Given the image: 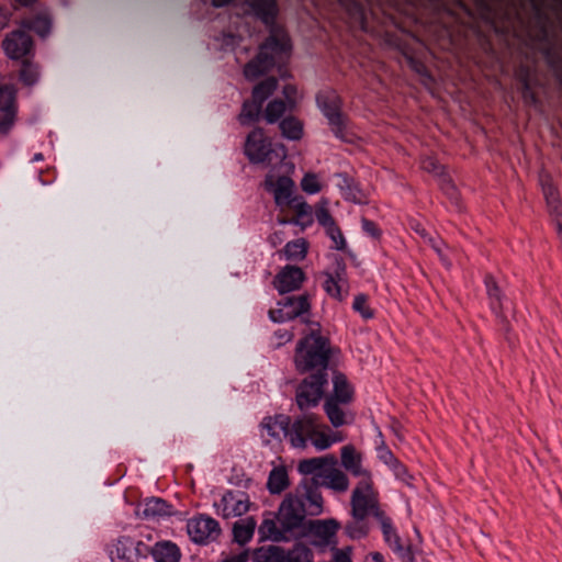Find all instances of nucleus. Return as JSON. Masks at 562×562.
Instances as JSON below:
<instances>
[{
  "instance_id": "obj_1",
  "label": "nucleus",
  "mask_w": 562,
  "mask_h": 562,
  "mask_svg": "<svg viewBox=\"0 0 562 562\" xmlns=\"http://www.w3.org/2000/svg\"><path fill=\"white\" fill-rule=\"evenodd\" d=\"M246 15L260 21L268 30L267 38L260 44L258 54L244 67V75L255 80L291 55L292 43L285 29L277 22L279 5L277 0H245Z\"/></svg>"
},
{
  "instance_id": "obj_2",
  "label": "nucleus",
  "mask_w": 562,
  "mask_h": 562,
  "mask_svg": "<svg viewBox=\"0 0 562 562\" xmlns=\"http://www.w3.org/2000/svg\"><path fill=\"white\" fill-rule=\"evenodd\" d=\"M304 280V273L301 268L295 266H285L274 278V286L283 296L279 300L278 308L269 311V317L274 323H284L295 317L302 316L310 311L307 294L288 295L300 288Z\"/></svg>"
},
{
  "instance_id": "obj_3",
  "label": "nucleus",
  "mask_w": 562,
  "mask_h": 562,
  "mask_svg": "<svg viewBox=\"0 0 562 562\" xmlns=\"http://www.w3.org/2000/svg\"><path fill=\"white\" fill-rule=\"evenodd\" d=\"M288 431V441L296 449L312 445L317 451H324L335 442L342 441V437L331 432L319 415L307 411L290 416Z\"/></svg>"
},
{
  "instance_id": "obj_4",
  "label": "nucleus",
  "mask_w": 562,
  "mask_h": 562,
  "mask_svg": "<svg viewBox=\"0 0 562 562\" xmlns=\"http://www.w3.org/2000/svg\"><path fill=\"white\" fill-rule=\"evenodd\" d=\"M335 349L329 339L316 329L305 335L296 345L294 362L300 373L319 372L328 374L330 358Z\"/></svg>"
},
{
  "instance_id": "obj_5",
  "label": "nucleus",
  "mask_w": 562,
  "mask_h": 562,
  "mask_svg": "<svg viewBox=\"0 0 562 562\" xmlns=\"http://www.w3.org/2000/svg\"><path fill=\"white\" fill-rule=\"evenodd\" d=\"M302 505L293 501H283L276 518H266L259 527L261 539L286 541L292 532L302 526Z\"/></svg>"
},
{
  "instance_id": "obj_6",
  "label": "nucleus",
  "mask_w": 562,
  "mask_h": 562,
  "mask_svg": "<svg viewBox=\"0 0 562 562\" xmlns=\"http://www.w3.org/2000/svg\"><path fill=\"white\" fill-rule=\"evenodd\" d=\"M316 104L326 117L334 136L342 142H350L352 137L351 121L342 111V99L333 89H324L316 94Z\"/></svg>"
},
{
  "instance_id": "obj_7",
  "label": "nucleus",
  "mask_w": 562,
  "mask_h": 562,
  "mask_svg": "<svg viewBox=\"0 0 562 562\" xmlns=\"http://www.w3.org/2000/svg\"><path fill=\"white\" fill-rule=\"evenodd\" d=\"M245 155L251 164H262L270 166L281 161L285 157L283 145L273 144L267 137L262 128L251 131L245 143Z\"/></svg>"
},
{
  "instance_id": "obj_8",
  "label": "nucleus",
  "mask_w": 562,
  "mask_h": 562,
  "mask_svg": "<svg viewBox=\"0 0 562 562\" xmlns=\"http://www.w3.org/2000/svg\"><path fill=\"white\" fill-rule=\"evenodd\" d=\"M295 387V403L301 412L318 406L325 400L329 374L307 372Z\"/></svg>"
},
{
  "instance_id": "obj_9",
  "label": "nucleus",
  "mask_w": 562,
  "mask_h": 562,
  "mask_svg": "<svg viewBox=\"0 0 562 562\" xmlns=\"http://www.w3.org/2000/svg\"><path fill=\"white\" fill-rule=\"evenodd\" d=\"M254 562H314L313 551L304 543L296 542L291 548L262 546L254 551Z\"/></svg>"
},
{
  "instance_id": "obj_10",
  "label": "nucleus",
  "mask_w": 562,
  "mask_h": 562,
  "mask_svg": "<svg viewBox=\"0 0 562 562\" xmlns=\"http://www.w3.org/2000/svg\"><path fill=\"white\" fill-rule=\"evenodd\" d=\"M278 87L276 78H267L252 89L251 99L245 100L238 120L241 125H251L258 122L262 115L265 101Z\"/></svg>"
},
{
  "instance_id": "obj_11",
  "label": "nucleus",
  "mask_w": 562,
  "mask_h": 562,
  "mask_svg": "<svg viewBox=\"0 0 562 562\" xmlns=\"http://www.w3.org/2000/svg\"><path fill=\"white\" fill-rule=\"evenodd\" d=\"M340 462L347 472L359 479L352 492H370L372 483L370 473L362 467L361 456L353 446L347 445L341 448Z\"/></svg>"
},
{
  "instance_id": "obj_12",
  "label": "nucleus",
  "mask_w": 562,
  "mask_h": 562,
  "mask_svg": "<svg viewBox=\"0 0 562 562\" xmlns=\"http://www.w3.org/2000/svg\"><path fill=\"white\" fill-rule=\"evenodd\" d=\"M187 531L193 542L207 544L217 540L221 535V527L214 518L199 515L188 520Z\"/></svg>"
},
{
  "instance_id": "obj_13",
  "label": "nucleus",
  "mask_w": 562,
  "mask_h": 562,
  "mask_svg": "<svg viewBox=\"0 0 562 562\" xmlns=\"http://www.w3.org/2000/svg\"><path fill=\"white\" fill-rule=\"evenodd\" d=\"M325 465L312 487L306 488L305 492H315L314 490L318 487L330 488L335 492H345L348 488V477L337 468V459L334 456H329Z\"/></svg>"
},
{
  "instance_id": "obj_14",
  "label": "nucleus",
  "mask_w": 562,
  "mask_h": 562,
  "mask_svg": "<svg viewBox=\"0 0 562 562\" xmlns=\"http://www.w3.org/2000/svg\"><path fill=\"white\" fill-rule=\"evenodd\" d=\"M266 191L273 193L276 204L281 209L290 207L299 196H293L294 182L288 176L276 177L269 172L263 181Z\"/></svg>"
},
{
  "instance_id": "obj_15",
  "label": "nucleus",
  "mask_w": 562,
  "mask_h": 562,
  "mask_svg": "<svg viewBox=\"0 0 562 562\" xmlns=\"http://www.w3.org/2000/svg\"><path fill=\"white\" fill-rule=\"evenodd\" d=\"M5 54L11 59L27 58L33 53V40L25 30H15L2 43Z\"/></svg>"
},
{
  "instance_id": "obj_16",
  "label": "nucleus",
  "mask_w": 562,
  "mask_h": 562,
  "mask_svg": "<svg viewBox=\"0 0 562 562\" xmlns=\"http://www.w3.org/2000/svg\"><path fill=\"white\" fill-rule=\"evenodd\" d=\"M340 525L336 519L316 520L311 524L312 544L321 549L337 547L336 533Z\"/></svg>"
},
{
  "instance_id": "obj_17",
  "label": "nucleus",
  "mask_w": 562,
  "mask_h": 562,
  "mask_svg": "<svg viewBox=\"0 0 562 562\" xmlns=\"http://www.w3.org/2000/svg\"><path fill=\"white\" fill-rule=\"evenodd\" d=\"M375 518L381 525L383 539L386 544L401 558L412 561L414 558L412 546L404 547L402 544L401 538L393 526L392 519L384 513H375Z\"/></svg>"
},
{
  "instance_id": "obj_18",
  "label": "nucleus",
  "mask_w": 562,
  "mask_h": 562,
  "mask_svg": "<svg viewBox=\"0 0 562 562\" xmlns=\"http://www.w3.org/2000/svg\"><path fill=\"white\" fill-rule=\"evenodd\" d=\"M140 541L131 537H121L110 549V558L113 562H135L142 555Z\"/></svg>"
},
{
  "instance_id": "obj_19",
  "label": "nucleus",
  "mask_w": 562,
  "mask_h": 562,
  "mask_svg": "<svg viewBox=\"0 0 562 562\" xmlns=\"http://www.w3.org/2000/svg\"><path fill=\"white\" fill-rule=\"evenodd\" d=\"M484 284L486 289V294L490 300L491 310L495 314V316L501 321L502 328L504 330H507L508 322L504 315L505 296L503 295V292L493 276L486 274L484 278Z\"/></svg>"
},
{
  "instance_id": "obj_20",
  "label": "nucleus",
  "mask_w": 562,
  "mask_h": 562,
  "mask_svg": "<svg viewBox=\"0 0 562 562\" xmlns=\"http://www.w3.org/2000/svg\"><path fill=\"white\" fill-rule=\"evenodd\" d=\"M376 494H351V516L363 519L369 515L375 518V513H384L378 504Z\"/></svg>"
},
{
  "instance_id": "obj_21",
  "label": "nucleus",
  "mask_w": 562,
  "mask_h": 562,
  "mask_svg": "<svg viewBox=\"0 0 562 562\" xmlns=\"http://www.w3.org/2000/svg\"><path fill=\"white\" fill-rule=\"evenodd\" d=\"M349 406V404L338 403V401L325 397L323 408L334 428H340L352 423L353 415Z\"/></svg>"
},
{
  "instance_id": "obj_22",
  "label": "nucleus",
  "mask_w": 562,
  "mask_h": 562,
  "mask_svg": "<svg viewBox=\"0 0 562 562\" xmlns=\"http://www.w3.org/2000/svg\"><path fill=\"white\" fill-rule=\"evenodd\" d=\"M18 114L16 91L12 86H0V122L9 120L13 128Z\"/></svg>"
},
{
  "instance_id": "obj_23",
  "label": "nucleus",
  "mask_w": 562,
  "mask_h": 562,
  "mask_svg": "<svg viewBox=\"0 0 562 562\" xmlns=\"http://www.w3.org/2000/svg\"><path fill=\"white\" fill-rule=\"evenodd\" d=\"M346 269L345 260L341 257H335L333 270L326 273V280L323 284L329 296L337 300L342 299L340 282L345 279Z\"/></svg>"
},
{
  "instance_id": "obj_24",
  "label": "nucleus",
  "mask_w": 562,
  "mask_h": 562,
  "mask_svg": "<svg viewBox=\"0 0 562 562\" xmlns=\"http://www.w3.org/2000/svg\"><path fill=\"white\" fill-rule=\"evenodd\" d=\"M333 391L325 397L333 398L342 404H351L355 400V390L347 376L338 371H333Z\"/></svg>"
},
{
  "instance_id": "obj_25",
  "label": "nucleus",
  "mask_w": 562,
  "mask_h": 562,
  "mask_svg": "<svg viewBox=\"0 0 562 562\" xmlns=\"http://www.w3.org/2000/svg\"><path fill=\"white\" fill-rule=\"evenodd\" d=\"M289 423V415L277 414L274 416L265 417L261 422V428L270 438L281 442L282 439L288 440Z\"/></svg>"
},
{
  "instance_id": "obj_26",
  "label": "nucleus",
  "mask_w": 562,
  "mask_h": 562,
  "mask_svg": "<svg viewBox=\"0 0 562 562\" xmlns=\"http://www.w3.org/2000/svg\"><path fill=\"white\" fill-rule=\"evenodd\" d=\"M542 192L551 216L555 221L558 233H562V211L558 189L550 182H542Z\"/></svg>"
},
{
  "instance_id": "obj_27",
  "label": "nucleus",
  "mask_w": 562,
  "mask_h": 562,
  "mask_svg": "<svg viewBox=\"0 0 562 562\" xmlns=\"http://www.w3.org/2000/svg\"><path fill=\"white\" fill-rule=\"evenodd\" d=\"M339 5L346 10L350 19L360 25L362 30L368 27V0H337Z\"/></svg>"
},
{
  "instance_id": "obj_28",
  "label": "nucleus",
  "mask_w": 562,
  "mask_h": 562,
  "mask_svg": "<svg viewBox=\"0 0 562 562\" xmlns=\"http://www.w3.org/2000/svg\"><path fill=\"white\" fill-rule=\"evenodd\" d=\"M284 501H293L302 506V524L306 515H318L322 512V494H286Z\"/></svg>"
},
{
  "instance_id": "obj_29",
  "label": "nucleus",
  "mask_w": 562,
  "mask_h": 562,
  "mask_svg": "<svg viewBox=\"0 0 562 562\" xmlns=\"http://www.w3.org/2000/svg\"><path fill=\"white\" fill-rule=\"evenodd\" d=\"M403 57L407 64V66L419 76L420 83L425 87H430L435 85L436 80L428 67L419 58L414 56L411 52L404 49Z\"/></svg>"
},
{
  "instance_id": "obj_30",
  "label": "nucleus",
  "mask_w": 562,
  "mask_h": 562,
  "mask_svg": "<svg viewBox=\"0 0 562 562\" xmlns=\"http://www.w3.org/2000/svg\"><path fill=\"white\" fill-rule=\"evenodd\" d=\"M293 215L292 222L294 225L301 226L302 229L313 224V211L312 207L300 198L290 207H288Z\"/></svg>"
},
{
  "instance_id": "obj_31",
  "label": "nucleus",
  "mask_w": 562,
  "mask_h": 562,
  "mask_svg": "<svg viewBox=\"0 0 562 562\" xmlns=\"http://www.w3.org/2000/svg\"><path fill=\"white\" fill-rule=\"evenodd\" d=\"M24 29L33 31L44 37L50 32L52 21L47 11H41L22 22Z\"/></svg>"
},
{
  "instance_id": "obj_32",
  "label": "nucleus",
  "mask_w": 562,
  "mask_h": 562,
  "mask_svg": "<svg viewBox=\"0 0 562 562\" xmlns=\"http://www.w3.org/2000/svg\"><path fill=\"white\" fill-rule=\"evenodd\" d=\"M151 554L156 562H178L180 559L179 548L170 541L156 543Z\"/></svg>"
},
{
  "instance_id": "obj_33",
  "label": "nucleus",
  "mask_w": 562,
  "mask_h": 562,
  "mask_svg": "<svg viewBox=\"0 0 562 562\" xmlns=\"http://www.w3.org/2000/svg\"><path fill=\"white\" fill-rule=\"evenodd\" d=\"M328 459L329 456L304 459L300 461L297 471L304 476H310L313 485Z\"/></svg>"
},
{
  "instance_id": "obj_34",
  "label": "nucleus",
  "mask_w": 562,
  "mask_h": 562,
  "mask_svg": "<svg viewBox=\"0 0 562 562\" xmlns=\"http://www.w3.org/2000/svg\"><path fill=\"white\" fill-rule=\"evenodd\" d=\"M339 188L341 189L345 199L353 203H362L366 196L359 188V184L347 173L339 175Z\"/></svg>"
},
{
  "instance_id": "obj_35",
  "label": "nucleus",
  "mask_w": 562,
  "mask_h": 562,
  "mask_svg": "<svg viewBox=\"0 0 562 562\" xmlns=\"http://www.w3.org/2000/svg\"><path fill=\"white\" fill-rule=\"evenodd\" d=\"M256 529V521L252 518L240 519L234 524L233 537L234 541L244 546L251 540Z\"/></svg>"
},
{
  "instance_id": "obj_36",
  "label": "nucleus",
  "mask_w": 562,
  "mask_h": 562,
  "mask_svg": "<svg viewBox=\"0 0 562 562\" xmlns=\"http://www.w3.org/2000/svg\"><path fill=\"white\" fill-rule=\"evenodd\" d=\"M279 127L282 136L290 140H299L303 136V123L293 115L285 116Z\"/></svg>"
},
{
  "instance_id": "obj_37",
  "label": "nucleus",
  "mask_w": 562,
  "mask_h": 562,
  "mask_svg": "<svg viewBox=\"0 0 562 562\" xmlns=\"http://www.w3.org/2000/svg\"><path fill=\"white\" fill-rule=\"evenodd\" d=\"M289 484L290 482L286 469L284 467H274L268 476V491L283 492L285 488H288Z\"/></svg>"
},
{
  "instance_id": "obj_38",
  "label": "nucleus",
  "mask_w": 562,
  "mask_h": 562,
  "mask_svg": "<svg viewBox=\"0 0 562 562\" xmlns=\"http://www.w3.org/2000/svg\"><path fill=\"white\" fill-rule=\"evenodd\" d=\"M289 110V105L282 99H273L270 101L265 110V120L272 124L279 121V119Z\"/></svg>"
},
{
  "instance_id": "obj_39",
  "label": "nucleus",
  "mask_w": 562,
  "mask_h": 562,
  "mask_svg": "<svg viewBox=\"0 0 562 562\" xmlns=\"http://www.w3.org/2000/svg\"><path fill=\"white\" fill-rule=\"evenodd\" d=\"M315 217L318 224L325 228L327 236H331L334 233L339 236L338 226L334 217L325 206H318L315 210Z\"/></svg>"
},
{
  "instance_id": "obj_40",
  "label": "nucleus",
  "mask_w": 562,
  "mask_h": 562,
  "mask_svg": "<svg viewBox=\"0 0 562 562\" xmlns=\"http://www.w3.org/2000/svg\"><path fill=\"white\" fill-rule=\"evenodd\" d=\"M345 532L353 540L361 539L369 533V525L363 519L352 518L346 524Z\"/></svg>"
},
{
  "instance_id": "obj_41",
  "label": "nucleus",
  "mask_w": 562,
  "mask_h": 562,
  "mask_svg": "<svg viewBox=\"0 0 562 562\" xmlns=\"http://www.w3.org/2000/svg\"><path fill=\"white\" fill-rule=\"evenodd\" d=\"M38 67L37 65H35L33 61H31L27 58H24L22 60V65H21V69H20V80L25 85V86H32L34 83H36L37 79H38Z\"/></svg>"
},
{
  "instance_id": "obj_42",
  "label": "nucleus",
  "mask_w": 562,
  "mask_h": 562,
  "mask_svg": "<svg viewBox=\"0 0 562 562\" xmlns=\"http://www.w3.org/2000/svg\"><path fill=\"white\" fill-rule=\"evenodd\" d=\"M306 251L307 246L304 239L289 241L283 249V254L288 260H301L305 257Z\"/></svg>"
},
{
  "instance_id": "obj_43",
  "label": "nucleus",
  "mask_w": 562,
  "mask_h": 562,
  "mask_svg": "<svg viewBox=\"0 0 562 562\" xmlns=\"http://www.w3.org/2000/svg\"><path fill=\"white\" fill-rule=\"evenodd\" d=\"M542 54L548 67L554 72L557 79L562 83V56L552 47H546Z\"/></svg>"
},
{
  "instance_id": "obj_44",
  "label": "nucleus",
  "mask_w": 562,
  "mask_h": 562,
  "mask_svg": "<svg viewBox=\"0 0 562 562\" xmlns=\"http://www.w3.org/2000/svg\"><path fill=\"white\" fill-rule=\"evenodd\" d=\"M352 308L366 321L374 316L372 308L368 304V295L366 294L360 293L355 296Z\"/></svg>"
},
{
  "instance_id": "obj_45",
  "label": "nucleus",
  "mask_w": 562,
  "mask_h": 562,
  "mask_svg": "<svg viewBox=\"0 0 562 562\" xmlns=\"http://www.w3.org/2000/svg\"><path fill=\"white\" fill-rule=\"evenodd\" d=\"M216 40L220 42V46L223 50H233L239 45L241 36L232 32H223Z\"/></svg>"
},
{
  "instance_id": "obj_46",
  "label": "nucleus",
  "mask_w": 562,
  "mask_h": 562,
  "mask_svg": "<svg viewBox=\"0 0 562 562\" xmlns=\"http://www.w3.org/2000/svg\"><path fill=\"white\" fill-rule=\"evenodd\" d=\"M376 458L387 468L394 465V462L397 460L394 453L385 446L384 441L376 447Z\"/></svg>"
},
{
  "instance_id": "obj_47",
  "label": "nucleus",
  "mask_w": 562,
  "mask_h": 562,
  "mask_svg": "<svg viewBox=\"0 0 562 562\" xmlns=\"http://www.w3.org/2000/svg\"><path fill=\"white\" fill-rule=\"evenodd\" d=\"M225 496H229V502L234 505V509L231 512L233 513V517L241 516L248 510V499L238 498L236 494H225Z\"/></svg>"
},
{
  "instance_id": "obj_48",
  "label": "nucleus",
  "mask_w": 562,
  "mask_h": 562,
  "mask_svg": "<svg viewBox=\"0 0 562 562\" xmlns=\"http://www.w3.org/2000/svg\"><path fill=\"white\" fill-rule=\"evenodd\" d=\"M389 469L398 481L405 482L407 486L413 487L408 482V479H412V476L407 473L405 465L398 459L394 462V465H391Z\"/></svg>"
},
{
  "instance_id": "obj_49",
  "label": "nucleus",
  "mask_w": 562,
  "mask_h": 562,
  "mask_svg": "<svg viewBox=\"0 0 562 562\" xmlns=\"http://www.w3.org/2000/svg\"><path fill=\"white\" fill-rule=\"evenodd\" d=\"M301 187L303 191L314 194L317 193L321 190V186L317 181V178L315 175H305L302 179Z\"/></svg>"
},
{
  "instance_id": "obj_50",
  "label": "nucleus",
  "mask_w": 562,
  "mask_h": 562,
  "mask_svg": "<svg viewBox=\"0 0 562 562\" xmlns=\"http://www.w3.org/2000/svg\"><path fill=\"white\" fill-rule=\"evenodd\" d=\"M284 102L289 105V111H293L296 106L297 90L293 85H285L283 87Z\"/></svg>"
},
{
  "instance_id": "obj_51",
  "label": "nucleus",
  "mask_w": 562,
  "mask_h": 562,
  "mask_svg": "<svg viewBox=\"0 0 562 562\" xmlns=\"http://www.w3.org/2000/svg\"><path fill=\"white\" fill-rule=\"evenodd\" d=\"M362 231L373 239H379L381 236V229L379 226L371 220L362 218L361 221Z\"/></svg>"
},
{
  "instance_id": "obj_52",
  "label": "nucleus",
  "mask_w": 562,
  "mask_h": 562,
  "mask_svg": "<svg viewBox=\"0 0 562 562\" xmlns=\"http://www.w3.org/2000/svg\"><path fill=\"white\" fill-rule=\"evenodd\" d=\"M217 510L222 513L223 517L229 518L233 517L232 509H234V505L229 502V496L222 495L220 504H216Z\"/></svg>"
},
{
  "instance_id": "obj_53",
  "label": "nucleus",
  "mask_w": 562,
  "mask_h": 562,
  "mask_svg": "<svg viewBox=\"0 0 562 562\" xmlns=\"http://www.w3.org/2000/svg\"><path fill=\"white\" fill-rule=\"evenodd\" d=\"M516 78L518 81L535 79L532 68L528 65L520 64L516 69Z\"/></svg>"
},
{
  "instance_id": "obj_54",
  "label": "nucleus",
  "mask_w": 562,
  "mask_h": 562,
  "mask_svg": "<svg viewBox=\"0 0 562 562\" xmlns=\"http://www.w3.org/2000/svg\"><path fill=\"white\" fill-rule=\"evenodd\" d=\"M522 99L527 105L533 106L536 109L542 105L541 100L535 90L522 94Z\"/></svg>"
},
{
  "instance_id": "obj_55",
  "label": "nucleus",
  "mask_w": 562,
  "mask_h": 562,
  "mask_svg": "<svg viewBox=\"0 0 562 562\" xmlns=\"http://www.w3.org/2000/svg\"><path fill=\"white\" fill-rule=\"evenodd\" d=\"M333 550V559L330 562H352L349 550H340L337 547Z\"/></svg>"
},
{
  "instance_id": "obj_56",
  "label": "nucleus",
  "mask_w": 562,
  "mask_h": 562,
  "mask_svg": "<svg viewBox=\"0 0 562 562\" xmlns=\"http://www.w3.org/2000/svg\"><path fill=\"white\" fill-rule=\"evenodd\" d=\"M338 234H339V236L334 233L331 236H328V237L334 241L335 248L337 250L346 251V249H347V241H346V239H345V237H344V235H342V233H341L339 227H338Z\"/></svg>"
},
{
  "instance_id": "obj_57",
  "label": "nucleus",
  "mask_w": 562,
  "mask_h": 562,
  "mask_svg": "<svg viewBox=\"0 0 562 562\" xmlns=\"http://www.w3.org/2000/svg\"><path fill=\"white\" fill-rule=\"evenodd\" d=\"M249 559V554L247 550H244L237 554H232L223 559L222 562H247Z\"/></svg>"
},
{
  "instance_id": "obj_58",
  "label": "nucleus",
  "mask_w": 562,
  "mask_h": 562,
  "mask_svg": "<svg viewBox=\"0 0 562 562\" xmlns=\"http://www.w3.org/2000/svg\"><path fill=\"white\" fill-rule=\"evenodd\" d=\"M11 18V12L8 8L0 7V31L3 30Z\"/></svg>"
},
{
  "instance_id": "obj_59",
  "label": "nucleus",
  "mask_w": 562,
  "mask_h": 562,
  "mask_svg": "<svg viewBox=\"0 0 562 562\" xmlns=\"http://www.w3.org/2000/svg\"><path fill=\"white\" fill-rule=\"evenodd\" d=\"M537 80L536 79H532V80H525V81H518L519 85H520V92H521V95L527 93V92H530L533 90V85Z\"/></svg>"
},
{
  "instance_id": "obj_60",
  "label": "nucleus",
  "mask_w": 562,
  "mask_h": 562,
  "mask_svg": "<svg viewBox=\"0 0 562 562\" xmlns=\"http://www.w3.org/2000/svg\"><path fill=\"white\" fill-rule=\"evenodd\" d=\"M366 562H385L384 557L380 552H372L366 558Z\"/></svg>"
},
{
  "instance_id": "obj_61",
  "label": "nucleus",
  "mask_w": 562,
  "mask_h": 562,
  "mask_svg": "<svg viewBox=\"0 0 562 562\" xmlns=\"http://www.w3.org/2000/svg\"><path fill=\"white\" fill-rule=\"evenodd\" d=\"M12 128L10 127L9 120L4 122H0V135H7L10 133Z\"/></svg>"
},
{
  "instance_id": "obj_62",
  "label": "nucleus",
  "mask_w": 562,
  "mask_h": 562,
  "mask_svg": "<svg viewBox=\"0 0 562 562\" xmlns=\"http://www.w3.org/2000/svg\"><path fill=\"white\" fill-rule=\"evenodd\" d=\"M233 1L234 0H212V5L215 8H222L229 4Z\"/></svg>"
},
{
  "instance_id": "obj_63",
  "label": "nucleus",
  "mask_w": 562,
  "mask_h": 562,
  "mask_svg": "<svg viewBox=\"0 0 562 562\" xmlns=\"http://www.w3.org/2000/svg\"><path fill=\"white\" fill-rule=\"evenodd\" d=\"M278 222L282 225H285V224H293L292 222V216L291 217H288V216H280L278 218Z\"/></svg>"
},
{
  "instance_id": "obj_64",
  "label": "nucleus",
  "mask_w": 562,
  "mask_h": 562,
  "mask_svg": "<svg viewBox=\"0 0 562 562\" xmlns=\"http://www.w3.org/2000/svg\"><path fill=\"white\" fill-rule=\"evenodd\" d=\"M35 0H16L21 5H31Z\"/></svg>"
}]
</instances>
